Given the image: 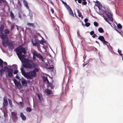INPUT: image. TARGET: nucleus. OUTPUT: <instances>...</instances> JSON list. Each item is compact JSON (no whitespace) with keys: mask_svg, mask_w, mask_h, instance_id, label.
<instances>
[{"mask_svg":"<svg viewBox=\"0 0 123 123\" xmlns=\"http://www.w3.org/2000/svg\"><path fill=\"white\" fill-rule=\"evenodd\" d=\"M22 74L27 79H32L34 77L37 76V74L36 72L39 71L38 69L36 68L34 69L32 71H31L26 73L22 67L21 69Z\"/></svg>","mask_w":123,"mask_h":123,"instance_id":"nucleus-1","label":"nucleus"},{"mask_svg":"<svg viewBox=\"0 0 123 123\" xmlns=\"http://www.w3.org/2000/svg\"><path fill=\"white\" fill-rule=\"evenodd\" d=\"M33 55V59L35 60L36 59L35 56L38 57V58L41 60L42 61H44V58L43 56L40 54H37L36 51H34L32 53Z\"/></svg>","mask_w":123,"mask_h":123,"instance_id":"nucleus-2","label":"nucleus"},{"mask_svg":"<svg viewBox=\"0 0 123 123\" xmlns=\"http://www.w3.org/2000/svg\"><path fill=\"white\" fill-rule=\"evenodd\" d=\"M4 28V25H1V27L0 28V37L3 40L5 39V38L7 37L6 35H4L3 33Z\"/></svg>","mask_w":123,"mask_h":123,"instance_id":"nucleus-3","label":"nucleus"},{"mask_svg":"<svg viewBox=\"0 0 123 123\" xmlns=\"http://www.w3.org/2000/svg\"><path fill=\"white\" fill-rule=\"evenodd\" d=\"M6 44L7 45L9 49H12L14 48V45L12 43V41H10L9 40L8 38L6 39Z\"/></svg>","mask_w":123,"mask_h":123,"instance_id":"nucleus-4","label":"nucleus"},{"mask_svg":"<svg viewBox=\"0 0 123 123\" xmlns=\"http://www.w3.org/2000/svg\"><path fill=\"white\" fill-rule=\"evenodd\" d=\"M16 50L17 52H21L22 54L23 53L25 54L26 53L25 48L21 46L16 48Z\"/></svg>","mask_w":123,"mask_h":123,"instance_id":"nucleus-5","label":"nucleus"},{"mask_svg":"<svg viewBox=\"0 0 123 123\" xmlns=\"http://www.w3.org/2000/svg\"><path fill=\"white\" fill-rule=\"evenodd\" d=\"M32 42L34 46H37L38 48L40 47V45L38 40L37 39H33L32 40Z\"/></svg>","mask_w":123,"mask_h":123,"instance_id":"nucleus-6","label":"nucleus"},{"mask_svg":"<svg viewBox=\"0 0 123 123\" xmlns=\"http://www.w3.org/2000/svg\"><path fill=\"white\" fill-rule=\"evenodd\" d=\"M13 80L15 85L17 86V88L19 89H21L22 86L20 82H17V80L15 79H14Z\"/></svg>","mask_w":123,"mask_h":123,"instance_id":"nucleus-7","label":"nucleus"},{"mask_svg":"<svg viewBox=\"0 0 123 123\" xmlns=\"http://www.w3.org/2000/svg\"><path fill=\"white\" fill-rule=\"evenodd\" d=\"M23 66L24 68L29 69H31L32 68V65L29 63L23 64Z\"/></svg>","mask_w":123,"mask_h":123,"instance_id":"nucleus-8","label":"nucleus"},{"mask_svg":"<svg viewBox=\"0 0 123 123\" xmlns=\"http://www.w3.org/2000/svg\"><path fill=\"white\" fill-rule=\"evenodd\" d=\"M3 100V107H4L7 106L8 105V102L7 98L6 97H4Z\"/></svg>","mask_w":123,"mask_h":123,"instance_id":"nucleus-9","label":"nucleus"},{"mask_svg":"<svg viewBox=\"0 0 123 123\" xmlns=\"http://www.w3.org/2000/svg\"><path fill=\"white\" fill-rule=\"evenodd\" d=\"M21 52H18L17 54L20 60L23 59L25 56V55H23Z\"/></svg>","mask_w":123,"mask_h":123,"instance_id":"nucleus-10","label":"nucleus"},{"mask_svg":"<svg viewBox=\"0 0 123 123\" xmlns=\"http://www.w3.org/2000/svg\"><path fill=\"white\" fill-rule=\"evenodd\" d=\"M13 72V70L12 68L9 71H7V72L8 73V76L9 77H11L12 76Z\"/></svg>","mask_w":123,"mask_h":123,"instance_id":"nucleus-11","label":"nucleus"},{"mask_svg":"<svg viewBox=\"0 0 123 123\" xmlns=\"http://www.w3.org/2000/svg\"><path fill=\"white\" fill-rule=\"evenodd\" d=\"M4 35H6L7 36V37L5 38V39L8 38L7 36V34L10 33V31H9L7 29H5L4 31Z\"/></svg>","mask_w":123,"mask_h":123,"instance_id":"nucleus-12","label":"nucleus"},{"mask_svg":"<svg viewBox=\"0 0 123 123\" xmlns=\"http://www.w3.org/2000/svg\"><path fill=\"white\" fill-rule=\"evenodd\" d=\"M98 39H99L103 42H106V41L105 40L104 37L103 36H100L98 37Z\"/></svg>","mask_w":123,"mask_h":123,"instance_id":"nucleus-13","label":"nucleus"},{"mask_svg":"<svg viewBox=\"0 0 123 123\" xmlns=\"http://www.w3.org/2000/svg\"><path fill=\"white\" fill-rule=\"evenodd\" d=\"M106 15L107 16L108 18L111 21H113V18H112V16L111 14H109L107 13L106 12L105 13Z\"/></svg>","mask_w":123,"mask_h":123,"instance_id":"nucleus-14","label":"nucleus"},{"mask_svg":"<svg viewBox=\"0 0 123 123\" xmlns=\"http://www.w3.org/2000/svg\"><path fill=\"white\" fill-rule=\"evenodd\" d=\"M14 119H16L17 118V114L14 112H12L11 113Z\"/></svg>","mask_w":123,"mask_h":123,"instance_id":"nucleus-15","label":"nucleus"},{"mask_svg":"<svg viewBox=\"0 0 123 123\" xmlns=\"http://www.w3.org/2000/svg\"><path fill=\"white\" fill-rule=\"evenodd\" d=\"M23 3L24 6H25L26 8L27 9H29V7L26 1L25 0H24L23 1Z\"/></svg>","mask_w":123,"mask_h":123,"instance_id":"nucleus-16","label":"nucleus"},{"mask_svg":"<svg viewBox=\"0 0 123 123\" xmlns=\"http://www.w3.org/2000/svg\"><path fill=\"white\" fill-rule=\"evenodd\" d=\"M93 2L95 3L96 2L97 3V4H95V5L96 6H97L99 9H100V7L99 6H100V3L99 2V1H98L97 0L96 2H95V1H94Z\"/></svg>","mask_w":123,"mask_h":123,"instance_id":"nucleus-17","label":"nucleus"},{"mask_svg":"<svg viewBox=\"0 0 123 123\" xmlns=\"http://www.w3.org/2000/svg\"><path fill=\"white\" fill-rule=\"evenodd\" d=\"M45 91L48 94H51L52 93V91L51 90H49L48 89H46Z\"/></svg>","mask_w":123,"mask_h":123,"instance_id":"nucleus-18","label":"nucleus"},{"mask_svg":"<svg viewBox=\"0 0 123 123\" xmlns=\"http://www.w3.org/2000/svg\"><path fill=\"white\" fill-rule=\"evenodd\" d=\"M20 116L22 119L24 120H25L26 119L23 113L21 112L20 114Z\"/></svg>","mask_w":123,"mask_h":123,"instance_id":"nucleus-19","label":"nucleus"},{"mask_svg":"<svg viewBox=\"0 0 123 123\" xmlns=\"http://www.w3.org/2000/svg\"><path fill=\"white\" fill-rule=\"evenodd\" d=\"M17 7H18V8L19 9L21 8L22 7V5L21 4L20 2V1L18 0L17 3Z\"/></svg>","mask_w":123,"mask_h":123,"instance_id":"nucleus-20","label":"nucleus"},{"mask_svg":"<svg viewBox=\"0 0 123 123\" xmlns=\"http://www.w3.org/2000/svg\"><path fill=\"white\" fill-rule=\"evenodd\" d=\"M43 81L44 82H46V81H47L48 83H49V81L48 80L47 77L43 76Z\"/></svg>","mask_w":123,"mask_h":123,"instance_id":"nucleus-21","label":"nucleus"},{"mask_svg":"<svg viewBox=\"0 0 123 123\" xmlns=\"http://www.w3.org/2000/svg\"><path fill=\"white\" fill-rule=\"evenodd\" d=\"M24 61L25 62L28 63H28L30 62L31 63L32 62V60H29L28 59L25 58V59L24 60Z\"/></svg>","mask_w":123,"mask_h":123,"instance_id":"nucleus-22","label":"nucleus"},{"mask_svg":"<svg viewBox=\"0 0 123 123\" xmlns=\"http://www.w3.org/2000/svg\"><path fill=\"white\" fill-rule=\"evenodd\" d=\"M27 25L29 27L31 26L32 27L34 28L35 27V26L34 24L33 23H28L27 24Z\"/></svg>","mask_w":123,"mask_h":123,"instance_id":"nucleus-23","label":"nucleus"},{"mask_svg":"<svg viewBox=\"0 0 123 123\" xmlns=\"http://www.w3.org/2000/svg\"><path fill=\"white\" fill-rule=\"evenodd\" d=\"M68 12L70 15L72 16H74L73 12L71 8H70V9H68Z\"/></svg>","mask_w":123,"mask_h":123,"instance_id":"nucleus-24","label":"nucleus"},{"mask_svg":"<svg viewBox=\"0 0 123 123\" xmlns=\"http://www.w3.org/2000/svg\"><path fill=\"white\" fill-rule=\"evenodd\" d=\"M48 86H49L51 87V88L52 89L54 88V87L53 86L52 84L51 83H50L49 82V83H48Z\"/></svg>","mask_w":123,"mask_h":123,"instance_id":"nucleus-25","label":"nucleus"},{"mask_svg":"<svg viewBox=\"0 0 123 123\" xmlns=\"http://www.w3.org/2000/svg\"><path fill=\"white\" fill-rule=\"evenodd\" d=\"M4 70L3 69H2L0 70V76H2L3 74H4Z\"/></svg>","mask_w":123,"mask_h":123,"instance_id":"nucleus-26","label":"nucleus"},{"mask_svg":"<svg viewBox=\"0 0 123 123\" xmlns=\"http://www.w3.org/2000/svg\"><path fill=\"white\" fill-rule=\"evenodd\" d=\"M10 16L12 19L14 18H15V16L14 14L12 12V11H11L10 12Z\"/></svg>","mask_w":123,"mask_h":123,"instance_id":"nucleus-27","label":"nucleus"},{"mask_svg":"<svg viewBox=\"0 0 123 123\" xmlns=\"http://www.w3.org/2000/svg\"><path fill=\"white\" fill-rule=\"evenodd\" d=\"M4 71L5 70L6 71H9L10 69H11L12 68H9L7 66H5L4 67Z\"/></svg>","mask_w":123,"mask_h":123,"instance_id":"nucleus-28","label":"nucleus"},{"mask_svg":"<svg viewBox=\"0 0 123 123\" xmlns=\"http://www.w3.org/2000/svg\"><path fill=\"white\" fill-rule=\"evenodd\" d=\"M5 39H4V40H3V41L2 42V44L3 46L4 47H6V41H5Z\"/></svg>","mask_w":123,"mask_h":123,"instance_id":"nucleus-29","label":"nucleus"},{"mask_svg":"<svg viewBox=\"0 0 123 123\" xmlns=\"http://www.w3.org/2000/svg\"><path fill=\"white\" fill-rule=\"evenodd\" d=\"M3 60L0 58V66L1 67V68H3Z\"/></svg>","mask_w":123,"mask_h":123,"instance_id":"nucleus-30","label":"nucleus"},{"mask_svg":"<svg viewBox=\"0 0 123 123\" xmlns=\"http://www.w3.org/2000/svg\"><path fill=\"white\" fill-rule=\"evenodd\" d=\"M98 30L99 32L100 33H103L104 32V30L101 27L99 28L98 29Z\"/></svg>","mask_w":123,"mask_h":123,"instance_id":"nucleus-31","label":"nucleus"},{"mask_svg":"<svg viewBox=\"0 0 123 123\" xmlns=\"http://www.w3.org/2000/svg\"><path fill=\"white\" fill-rule=\"evenodd\" d=\"M39 42L40 44H41L43 45H44V44L46 43L43 40H41L40 41L39 43Z\"/></svg>","mask_w":123,"mask_h":123,"instance_id":"nucleus-32","label":"nucleus"},{"mask_svg":"<svg viewBox=\"0 0 123 123\" xmlns=\"http://www.w3.org/2000/svg\"><path fill=\"white\" fill-rule=\"evenodd\" d=\"M78 15L79 17H81L82 18H83V17L82 15H81V12H78Z\"/></svg>","mask_w":123,"mask_h":123,"instance_id":"nucleus-33","label":"nucleus"},{"mask_svg":"<svg viewBox=\"0 0 123 123\" xmlns=\"http://www.w3.org/2000/svg\"><path fill=\"white\" fill-rule=\"evenodd\" d=\"M117 27L119 29H121L122 28V25L120 24H119L117 25Z\"/></svg>","mask_w":123,"mask_h":123,"instance_id":"nucleus-34","label":"nucleus"},{"mask_svg":"<svg viewBox=\"0 0 123 123\" xmlns=\"http://www.w3.org/2000/svg\"><path fill=\"white\" fill-rule=\"evenodd\" d=\"M21 82L22 83L23 85H24L25 84H26V81L24 80H22L21 81Z\"/></svg>","mask_w":123,"mask_h":123,"instance_id":"nucleus-35","label":"nucleus"},{"mask_svg":"<svg viewBox=\"0 0 123 123\" xmlns=\"http://www.w3.org/2000/svg\"><path fill=\"white\" fill-rule=\"evenodd\" d=\"M8 101L9 102V104L11 106H12V101H11V99L9 98H8Z\"/></svg>","mask_w":123,"mask_h":123,"instance_id":"nucleus-36","label":"nucleus"},{"mask_svg":"<svg viewBox=\"0 0 123 123\" xmlns=\"http://www.w3.org/2000/svg\"><path fill=\"white\" fill-rule=\"evenodd\" d=\"M26 110L27 111H28L29 112H30L31 110V108L29 107H27V108L26 109Z\"/></svg>","mask_w":123,"mask_h":123,"instance_id":"nucleus-37","label":"nucleus"},{"mask_svg":"<svg viewBox=\"0 0 123 123\" xmlns=\"http://www.w3.org/2000/svg\"><path fill=\"white\" fill-rule=\"evenodd\" d=\"M103 17L105 19V20L109 24H111V23H110L109 21L107 20V18H106V17L105 16H103Z\"/></svg>","mask_w":123,"mask_h":123,"instance_id":"nucleus-38","label":"nucleus"},{"mask_svg":"<svg viewBox=\"0 0 123 123\" xmlns=\"http://www.w3.org/2000/svg\"><path fill=\"white\" fill-rule=\"evenodd\" d=\"M94 25L96 27H97L98 25V24L96 22H94Z\"/></svg>","mask_w":123,"mask_h":123,"instance_id":"nucleus-39","label":"nucleus"},{"mask_svg":"<svg viewBox=\"0 0 123 123\" xmlns=\"http://www.w3.org/2000/svg\"><path fill=\"white\" fill-rule=\"evenodd\" d=\"M90 25V23L88 22L86 23L85 25L87 27H88Z\"/></svg>","mask_w":123,"mask_h":123,"instance_id":"nucleus-40","label":"nucleus"},{"mask_svg":"<svg viewBox=\"0 0 123 123\" xmlns=\"http://www.w3.org/2000/svg\"><path fill=\"white\" fill-rule=\"evenodd\" d=\"M18 72V71L17 70H15L14 72H13V73L14 74H17Z\"/></svg>","mask_w":123,"mask_h":123,"instance_id":"nucleus-41","label":"nucleus"},{"mask_svg":"<svg viewBox=\"0 0 123 123\" xmlns=\"http://www.w3.org/2000/svg\"><path fill=\"white\" fill-rule=\"evenodd\" d=\"M87 4V2L86 1H83V2L82 3V4L83 5H86Z\"/></svg>","mask_w":123,"mask_h":123,"instance_id":"nucleus-42","label":"nucleus"},{"mask_svg":"<svg viewBox=\"0 0 123 123\" xmlns=\"http://www.w3.org/2000/svg\"><path fill=\"white\" fill-rule=\"evenodd\" d=\"M94 32L93 31H91L90 33V34L92 35L94 34Z\"/></svg>","mask_w":123,"mask_h":123,"instance_id":"nucleus-43","label":"nucleus"},{"mask_svg":"<svg viewBox=\"0 0 123 123\" xmlns=\"http://www.w3.org/2000/svg\"><path fill=\"white\" fill-rule=\"evenodd\" d=\"M88 19L87 18H85L84 19V22H85V23H87V22L88 21Z\"/></svg>","mask_w":123,"mask_h":123,"instance_id":"nucleus-44","label":"nucleus"},{"mask_svg":"<svg viewBox=\"0 0 123 123\" xmlns=\"http://www.w3.org/2000/svg\"><path fill=\"white\" fill-rule=\"evenodd\" d=\"M37 96L38 98H39V99L41 101V98H40V95H39V94H37Z\"/></svg>","mask_w":123,"mask_h":123,"instance_id":"nucleus-45","label":"nucleus"},{"mask_svg":"<svg viewBox=\"0 0 123 123\" xmlns=\"http://www.w3.org/2000/svg\"><path fill=\"white\" fill-rule=\"evenodd\" d=\"M54 68V67L53 66V67H50L49 68H48V69H49L50 70H51L52 69H53Z\"/></svg>","mask_w":123,"mask_h":123,"instance_id":"nucleus-46","label":"nucleus"},{"mask_svg":"<svg viewBox=\"0 0 123 123\" xmlns=\"http://www.w3.org/2000/svg\"><path fill=\"white\" fill-rule=\"evenodd\" d=\"M66 6L67 8L68 9H70V8H71L68 5H67Z\"/></svg>","mask_w":123,"mask_h":123,"instance_id":"nucleus-47","label":"nucleus"},{"mask_svg":"<svg viewBox=\"0 0 123 123\" xmlns=\"http://www.w3.org/2000/svg\"><path fill=\"white\" fill-rule=\"evenodd\" d=\"M14 26L13 25H11V30H12L14 28Z\"/></svg>","mask_w":123,"mask_h":123,"instance_id":"nucleus-48","label":"nucleus"},{"mask_svg":"<svg viewBox=\"0 0 123 123\" xmlns=\"http://www.w3.org/2000/svg\"><path fill=\"white\" fill-rule=\"evenodd\" d=\"M20 104L22 106H23L24 105L23 104V102H20Z\"/></svg>","mask_w":123,"mask_h":123,"instance_id":"nucleus-49","label":"nucleus"},{"mask_svg":"<svg viewBox=\"0 0 123 123\" xmlns=\"http://www.w3.org/2000/svg\"><path fill=\"white\" fill-rule=\"evenodd\" d=\"M96 36V34H94L92 36V37L93 38H94Z\"/></svg>","mask_w":123,"mask_h":123,"instance_id":"nucleus-50","label":"nucleus"},{"mask_svg":"<svg viewBox=\"0 0 123 123\" xmlns=\"http://www.w3.org/2000/svg\"><path fill=\"white\" fill-rule=\"evenodd\" d=\"M51 11L52 12V13H53L54 12V10L52 8H51Z\"/></svg>","mask_w":123,"mask_h":123,"instance_id":"nucleus-51","label":"nucleus"},{"mask_svg":"<svg viewBox=\"0 0 123 123\" xmlns=\"http://www.w3.org/2000/svg\"><path fill=\"white\" fill-rule=\"evenodd\" d=\"M86 72L88 74L89 73H90V70H87L86 71Z\"/></svg>","mask_w":123,"mask_h":123,"instance_id":"nucleus-52","label":"nucleus"},{"mask_svg":"<svg viewBox=\"0 0 123 123\" xmlns=\"http://www.w3.org/2000/svg\"><path fill=\"white\" fill-rule=\"evenodd\" d=\"M78 2L79 3H81V0H78Z\"/></svg>","mask_w":123,"mask_h":123,"instance_id":"nucleus-53","label":"nucleus"},{"mask_svg":"<svg viewBox=\"0 0 123 123\" xmlns=\"http://www.w3.org/2000/svg\"><path fill=\"white\" fill-rule=\"evenodd\" d=\"M16 78L18 79H19V77L18 76L17 74L16 76Z\"/></svg>","mask_w":123,"mask_h":123,"instance_id":"nucleus-54","label":"nucleus"},{"mask_svg":"<svg viewBox=\"0 0 123 123\" xmlns=\"http://www.w3.org/2000/svg\"><path fill=\"white\" fill-rule=\"evenodd\" d=\"M118 52L120 54L121 53V50H119V49L118 50Z\"/></svg>","mask_w":123,"mask_h":123,"instance_id":"nucleus-55","label":"nucleus"},{"mask_svg":"<svg viewBox=\"0 0 123 123\" xmlns=\"http://www.w3.org/2000/svg\"><path fill=\"white\" fill-rule=\"evenodd\" d=\"M4 1L3 0H0V3H1L2 2H3Z\"/></svg>","mask_w":123,"mask_h":123,"instance_id":"nucleus-56","label":"nucleus"},{"mask_svg":"<svg viewBox=\"0 0 123 123\" xmlns=\"http://www.w3.org/2000/svg\"><path fill=\"white\" fill-rule=\"evenodd\" d=\"M64 4V5L65 6H66L67 5V4L66 3V2H65Z\"/></svg>","mask_w":123,"mask_h":123,"instance_id":"nucleus-57","label":"nucleus"},{"mask_svg":"<svg viewBox=\"0 0 123 123\" xmlns=\"http://www.w3.org/2000/svg\"><path fill=\"white\" fill-rule=\"evenodd\" d=\"M103 42L104 43H105L106 44V43H108V42H107L106 41V42Z\"/></svg>","mask_w":123,"mask_h":123,"instance_id":"nucleus-58","label":"nucleus"},{"mask_svg":"<svg viewBox=\"0 0 123 123\" xmlns=\"http://www.w3.org/2000/svg\"><path fill=\"white\" fill-rule=\"evenodd\" d=\"M95 42H96V43H98V44H99V43H98V42L97 41H95Z\"/></svg>","mask_w":123,"mask_h":123,"instance_id":"nucleus-59","label":"nucleus"},{"mask_svg":"<svg viewBox=\"0 0 123 123\" xmlns=\"http://www.w3.org/2000/svg\"><path fill=\"white\" fill-rule=\"evenodd\" d=\"M120 54V55H121V56H122V55H123V54H122V53H121L120 54Z\"/></svg>","mask_w":123,"mask_h":123,"instance_id":"nucleus-60","label":"nucleus"},{"mask_svg":"<svg viewBox=\"0 0 123 123\" xmlns=\"http://www.w3.org/2000/svg\"><path fill=\"white\" fill-rule=\"evenodd\" d=\"M101 15L102 16V17H103V16H104V15H103V14H101Z\"/></svg>","mask_w":123,"mask_h":123,"instance_id":"nucleus-61","label":"nucleus"},{"mask_svg":"<svg viewBox=\"0 0 123 123\" xmlns=\"http://www.w3.org/2000/svg\"><path fill=\"white\" fill-rule=\"evenodd\" d=\"M19 16L20 18H21V17L20 15H19Z\"/></svg>","mask_w":123,"mask_h":123,"instance_id":"nucleus-62","label":"nucleus"},{"mask_svg":"<svg viewBox=\"0 0 123 123\" xmlns=\"http://www.w3.org/2000/svg\"><path fill=\"white\" fill-rule=\"evenodd\" d=\"M85 65H86L85 64H84L83 65V67H84V66H85Z\"/></svg>","mask_w":123,"mask_h":123,"instance_id":"nucleus-63","label":"nucleus"},{"mask_svg":"<svg viewBox=\"0 0 123 123\" xmlns=\"http://www.w3.org/2000/svg\"><path fill=\"white\" fill-rule=\"evenodd\" d=\"M62 3H63V4H64V3L65 2H64V1H62Z\"/></svg>","mask_w":123,"mask_h":123,"instance_id":"nucleus-64","label":"nucleus"}]
</instances>
